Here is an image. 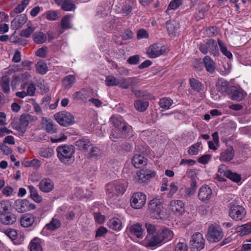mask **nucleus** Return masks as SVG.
Here are the masks:
<instances>
[{"label": "nucleus", "mask_w": 251, "mask_h": 251, "mask_svg": "<svg viewBox=\"0 0 251 251\" xmlns=\"http://www.w3.org/2000/svg\"><path fill=\"white\" fill-rule=\"evenodd\" d=\"M57 156L63 163L70 164L75 160V147L72 145L59 146L56 148Z\"/></svg>", "instance_id": "f257e3e1"}, {"label": "nucleus", "mask_w": 251, "mask_h": 251, "mask_svg": "<svg viewBox=\"0 0 251 251\" xmlns=\"http://www.w3.org/2000/svg\"><path fill=\"white\" fill-rule=\"evenodd\" d=\"M163 200L161 198H154L151 200L149 204V208L153 217L156 219L164 218L162 211Z\"/></svg>", "instance_id": "f03ea898"}, {"label": "nucleus", "mask_w": 251, "mask_h": 251, "mask_svg": "<svg viewBox=\"0 0 251 251\" xmlns=\"http://www.w3.org/2000/svg\"><path fill=\"white\" fill-rule=\"evenodd\" d=\"M229 206V215L233 220L236 221H241L244 219L246 215V210L241 205L236 202H231Z\"/></svg>", "instance_id": "7ed1b4c3"}, {"label": "nucleus", "mask_w": 251, "mask_h": 251, "mask_svg": "<svg viewBox=\"0 0 251 251\" xmlns=\"http://www.w3.org/2000/svg\"><path fill=\"white\" fill-rule=\"evenodd\" d=\"M109 122L123 134L129 132L132 128L120 115H113L110 118Z\"/></svg>", "instance_id": "20e7f679"}, {"label": "nucleus", "mask_w": 251, "mask_h": 251, "mask_svg": "<svg viewBox=\"0 0 251 251\" xmlns=\"http://www.w3.org/2000/svg\"><path fill=\"white\" fill-rule=\"evenodd\" d=\"M109 122L123 134L129 132L132 128L120 115H113L110 118Z\"/></svg>", "instance_id": "39448f33"}, {"label": "nucleus", "mask_w": 251, "mask_h": 251, "mask_svg": "<svg viewBox=\"0 0 251 251\" xmlns=\"http://www.w3.org/2000/svg\"><path fill=\"white\" fill-rule=\"evenodd\" d=\"M224 234L221 227L217 224L211 225L208 228L207 239L211 243H216L221 240Z\"/></svg>", "instance_id": "423d86ee"}, {"label": "nucleus", "mask_w": 251, "mask_h": 251, "mask_svg": "<svg viewBox=\"0 0 251 251\" xmlns=\"http://www.w3.org/2000/svg\"><path fill=\"white\" fill-rule=\"evenodd\" d=\"M54 118L61 126H67L75 123L74 116L69 112L64 111L55 114Z\"/></svg>", "instance_id": "0eeeda50"}, {"label": "nucleus", "mask_w": 251, "mask_h": 251, "mask_svg": "<svg viewBox=\"0 0 251 251\" xmlns=\"http://www.w3.org/2000/svg\"><path fill=\"white\" fill-rule=\"evenodd\" d=\"M142 242L143 245L148 248L160 246L163 243L159 231L154 235L148 234Z\"/></svg>", "instance_id": "6e6552de"}, {"label": "nucleus", "mask_w": 251, "mask_h": 251, "mask_svg": "<svg viewBox=\"0 0 251 251\" xmlns=\"http://www.w3.org/2000/svg\"><path fill=\"white\" fill-rule=\"evenodd\" d=\"M146 195L142 192L134 193L130 199V204L135 209H140L146 203Z\"/></svg>", "instance_id": "1a4fd4ad"}, {"label": "nucleus", "mask_w": 251, "mask_h": 251, "mask_svg": "<svg viewBox=\"0 0 251 251\" xmlns=\"http://www.w3.org/2000/svg\"><path fill=\"white\" fill-rule=\"evenodd\" d=\"M166 50L167 48L164 46L154 44L148 48L147 52L150 57L155 58L165 53Z\"/></svg>", "instance_id": "9d476101"}, {"label": "nucleus", "mask_w": 251, "mask_h": 251, "mask_svg": "<svg viewBox=\"0 0 251 251\" xmlns=\"http://www.w3.org/2000/svg\"><path fill=\"white\" fill-rule=\"evenodd\" d=\"M15 209L18 212L23 213L36 208L35 204L30 203L26 199L17 200L15 201Z\"/></svg>", "instance_id": "9b49d317"}, {"label": "nucleus", "mask_w": 251, "mask_h": 251, "mask_svg": "<svg viewBox=\"0 0 251 251\" xmlns=\"http://www.w3.org/2000/svg\"><path fill=\"white\" fill-rule=\"evenodd\" d=\"M155 176L154 171L149 170H141L136 173L134 178L136 182L141 183L146 182Z\"/></svg>", "instance_id": "f8f14e48"}, {"label": "nucleus", "mask_w": 251, "mask_h": 251, "mask_svg": "<svg viewBox=\"0 0 251 251\" xmlns=\"http://www.w3.org/2000/svg\"><path fill=\"white\" fill-rule=\"evenodd\" d=\"M190 243L193 248L201 250L204 247L205 240L201 233L197 232L192 235Z\"/></svg>", "instance_id": "ddd939ff"}, {"label": "nucleus", "mask_w": 251, "mask_h": 251, "mask_svg": "<svg viewBox=\"0 0 251 251\" xmlns=\"http://www.w3.org/2000/svg\"><path fill=\"white\" fill-rule=\"evenodd\" d=\"M120 87L126 89L130 87L136 86L139 83V79L136 77L125 78L120 77L119 80Z\"/></svg>", "instance_id": "4468645a"}, {"label": "nucleus", "mask_w": 251, "mask_h": 251, "mask_svg": "<svg viewBox=\"0 0 251 251\" xmlns=\"http://www.w3.org/2000/svg\"><path fill=\"white\" fill-rule=\"evenodd\" d=\"M235 151L233 147L231 146H227L222 149L220 156V160L224 162L231 161L234 157Z\"/></svg>", "instance_id": "2eb2a0df"}, {"label": "nucleus", "mask_w": 251, "mask_h": 251, "mask_svg": "<svg viewBox=\"0 0 251 251\" xmlns=\"http://www.w3.org/2000/svg\"><path fill=\"white\" fill-rule=\"evenodd\" d=\"M229 91L231 99L236 101L242 100L246 94L243 89L234 86L229 87Z\"/></svg>", "instance_id": "dca6fc26"}, {"label": "nucleus", "mask_w": 251, "mask_h": 251, "mask_svg": "<svg viewBox=\"0 0 251 251\" xmlns=\"http://www.w3.org/2000/svg\"><path fill=\"white\" fill-rule=\"evenodd\" d=\"M212 191L207 185L202 186L200 188L198 193V198L202 201L207 202L211 198Z\"/></svg>", "instance_id": "f3484780"}, {"label": "nucleus", "mask_w": 251, "mask_h": 251, "mask_svg": "<svg viewBox=\"0 0 251 251\" xmlns=\"http://www.w3.org/2000/svg\"><path fill=\"white\" fill-rule=\"evenodd\" d=\"M39 189L44 193H50L54 188V183L50 178H43L38 184Z\"/></svg>", "instance_id": "a211bd4d"}, {"label": "nucleus", "mask_w": 251, "mask_h": 251, "mask_svg": "<svg viewBox=\"0 0 251 251\" xmlns=\"http://www.w3.org/2000/svg\"><path fill=\"white\" fill-rule=\"evenodd\" d=\"M55 3L61 9L65 11H74L76 8V5L71 0H54Z\"/></svg>", "instance_id": "6ab92c4d"}, {"label": "nucleus", "mask_w": 251, "mask_h": 251, "mask_svg": "<svg viewBox=\"0 0 251 251\" xmlns=\"http://www.w3.org/2000/svg\"><path fill=\"white\" fill-rule=\"evenodd\" d=\"M27 18L25 14H20L15 18L11 22V26L13 29L20 28L26 22Z\"/></svg>", "instance_id": "aec40b11"}, {"label": "nucleus", "mask_w": 251, "mask_h": 251, "mask_svg": "<svg viewBox=\"0 0 251 251\" xmlns=\"http://www.w3.org/2000/svg\"><path fill=\"white\" fill-rule=\"evenodd\" d=\"M127 229L131 234L136 236L138 238L143 237L144 229L141 224L137 223L129 225L128 226Z\"/></svg>", "instance_id": "412c9836"}, {"label": "nucleus", "mask_w": 251, "mask_h": 251, "mask_svg": "<svg viewBox=\"0 0 251 251\" xmlns=\"http://www.w3.org/2000/svg\"><path fill=\"white\" fill-rule=\"evenodd\" d=\"M169 206L172 211L179 214L182 213L184 211V204L180 200H174L171 201Z\"/></svg>", "instance_id": "4be33fe9"}, {"label": "nucleus", "mask_w": 251, "mask_h": 251, "mask_svg": "<svg viewBox=\"0 0 251 251\" xmlns=\"http://www.w3.org/2000/svg\"><path fill=\"white\" fill-rule=\"evenodd\" d=\"M109 187L110 190L111 191H112V189H115V193L120 196L123 195L125 192L127 188V184L126 183L115 181L110 183Z\"/></svg>", "instance_id": "5701e85b"}, {"label": "nucleus", "mask_w": 251, "mask_h": 251, "mask_svg": "<svg viewBox=\"0 0 251 251\" xmlns=\"http://www.w3.org/2000/svg\"><path fill=\"white\" fill-rule=\"evenodd\" d=\"M132 163L135 167L140 168L147 165V159L143 155L136 154L133 157Z\"/></svg>", "instance_id": "b1692460"}, {"label": "nucleus", "mask_w": 251, "mask_h": 251, "mask_svg": "<svg viewBox=\"0 0 251 251\" xmlns=\"http://www.w3.org/2000/svg\"><path fill=\"white\" fill-rule=\"evenodd\" d=\"M43 127L49 133L53 134L57 132L56 126L50 120L43 119Z\"/></svg>", "instance_id": "393cba45"}, {"label": "nucleus", "mask_w": 251, "mask_h": 251, "mask_svg": "<svg viewBox=\"0 0 251 251\" xmlns=\"http://www.w3.org/2000/svg\"><path fill=\"white\" fill-rule=\"evenodd\" d=\"M75 146L79 150L86 152L88 151V149L92 146V144L89 139L82 138L75 142Z\"/></svg>", "instance_id": "a878e982"}, {"label": "nucleus", "mask_w": 251, "mask_h": 251, "mask_svg": "<svg viewBox=\"0 0 251 251\" xmlns=\"http://www.w3.org/2000/svg\"><path fill=\"white\" fill-rule=\"evenodd\" d=\"M1 222L5 225L13 224L16 221V216L11 213L2 214L0 216Z\"/></svg>", "instance_id": "bb28decb"}, {"label": "nucleus", "mask_w": 251, "mask_h": 251, "mask_svg": "<svg viewBox=\"0 0 251 251\" xmlns=\"http://www.w3.org/2000/svg\"><path fill=\"white\" fill-rule=\"evenodd\" d=\"M34 222V217L30 214H25L21 218L20 223L22 226L27 227L32 225Z\"/></svg>", "instance_id": "cd10ccee"}, {"label": "nucleus", "mask_w": 251, "mask_h": 251, "mask_svg": "<svg viewBox=\"0 0 251 251\" xmlns=\"http://www.w3.org/2000/svg\"><path fill=\"white\" fill-rule=\"evenodd\" d=\"M216 88L221 93H226L229 90L228 82L223 78H219L216 83Z\"/></svg>", "instance_id": "c85d7f7f"}, {"label": "nucleus", "mask_w": 251, "mask_h": 251, "mask_svg": "<svg viewBox=\"0 0 251 251\" xmlns=\"http://www.w3.org/2000/svg\"><path fill=\"white\" fill-rule=\"evenodd\" d=\"M76 82V78L74 75H68L62 79V86L65 89H69Z\"/></svg>", "instance_id": "c756f323"}, {"label": "nucleus", "mask_w": 251, "mask_h": 251, "mask_svg": "<svg viewBox=\"0 0 251 251\" xmlns=\"http://www.w3.org/2000/svg\"><path fill=\"white\" fill-rule=\"evenodd\" d=\"M203 62L207 72L213 74L215 70V64L213 60L209 56H206L203 58Z\"/></svg>", "instance_id": "7c9ffc66"}, {"label": "nucleus", "mask_w": 251, "mask_h": 251, "mask_svg": "<svg viewBox=\"0 0 251 251\" xmlns=\"http://www.w3.org/2000/svg\"><path fill=\"white\" fill-rule=\"evenodd\" d=\"M10 78L7 75L2 76L0 80V86L4 93L8 94L10 93Z\"/></svg>", "instance_id": "2f4dec72"}, {"label": "nucleus", "mask_w": 251, "mask_h": 251, "mask_svg": "<svg viewBox=\"0 0 251 251\" xmlns=\"http://www.w3.org/2000/svg\"><path fill=\"white\" fill-rule=\"evenodd\" d=\"M107 224L110 228L115 231H119L122 227V222L119 219L116 218L110 219Z\"/></svg>", "instance_id": "473e14b6"}, {"label": "nucleus", "mask_w": 251, "mask_h": 251, "mask_svg": "<svg viewBox=\"0 0 251 251\" xmlns=\"http://www.w3.org/2000/svg\"><path fill=\"white\" fill-rule=\"evenodd\" d=\"M189 84L191 88L197 92H200L204 89L203 84L194 78L189 79Z\"/></svg>", "instance_id": "72a5a7b5"}, {"label": "nucleus", "mask_w": 251, "mask_h": 251, "mask_svg": "<svg viewBox=\"0 0 251 251\" xmlns=\"http://www.w3.org/2000/svg\"><path fill=\"white\" fill-rule=\"evenodd\" d=\"M208 52L214 56L219 54V49L217 43L213 40H209L206 42Z\"/></svg>", "instance_id": "f704fd0d"}, {"label": "nucleus", "mask_w": 251, "mask_h": 251, "mask_svg": "<svg viewBox=\"0 0 251 251\" xmlns=\"http://www.w3.org/2000/svg\"><path fill=\"white\" fill-rule=\"evenodd\" d=\"M162 241H169L172 240L174 236L173 232L170 229L165 227L162 229L161 232H159Z\"/></svg>", "instance_id": "c9c22d12"}, {"label": "nucleus", "mask_w": 251, "mask_h": 251, "mask_svg": "<svg viewBox=\"0 0 251 251\" xmlns=\"http://www.w3.org/2000/svg\"><path fill=\"white\" fill-rule=\"evenodd\" d=\"M60 226L61 223L60 221L58 219L53 217L50 223L46 225L44 228L47 230L51 231L58 228Z\"/></svg>", "instance_id": "e433bc0d"}, {"label": "nucleus", "mask_w": 251, "mask_h": 251, "mask_svg": "<svg viewBox=\"0 0 251 251\" xmlns=\"http://www.w3.org/2000/svg\"><path fill=\"white\" fill-rule=\"evenodd\" d=\"M33 41L38 44L45 43L47 39L46 35L43 32H35L32 35Z\"/></svg>", "instance_id": "4c0bfd02"}, {"label": "nucleus", "mask_w": 251, "mask_h": 251, "mask_svg": "<svg viewBox=\"0 0 251 251\" xmlns=\"http://www.w3.org/2000/svg\"><path fill=\"white\" fill-rule=\"evenodd\" d=\"M30 251H43L41 246V241L39 238L33 239L29 244Z\"/></svg>", "instance_id": "58836bf2"}, {"label": "nucleus", "mask_w": 251, "mask_h": 251, "mask_svg": "<svg viewBox=\"0 0 251 251\" xmlns=\"http://www.w3.org/2000/svg\"><path fill=\"white\" fill-rule=\"evenodd\" d=\"M28 188L31 199L36 202H41L42 201V197L39 195L37 190L33 185H29Z\"/></svg>", "instance_id": "ea45409f"}, {"label": "nucleus", "mask_w": 251, "mask_h": 251, "mask_svg": "<svg viewBox=\"0 0 251 251\" xmlns=\"http://www.w3.org/2000/svg\"><path fill=\"white\" fill-rule=\"evenodd\" d=\"M73 17V15H66L64 16L61 21V27L63 29H68L72 28V26L71 23V19Z\"/></svg>", "instance_id": "a19ab883"}, {"label": "nucleus", "mask_w": 251, "mask_h": 251, "mask_svg": "<svg viewBox=\"0 0 251 251\" xmlns=\"http://www.w3.org/2000/svg\"><path fill=\"white\" fill-rule=\"evenodd\" d=\"M134 106L138 111L143 112L149 106V102L147 100H137L134 102Z\"/></svg>", "instance_id": "79ce46f5"}, {"label": "nucleus", "mask_w": 251, "mask_h": 251, "mask_svg": "<svg viewBox=\"0 0 251 251\" xmlns=\"http://www.w3.org/2000/svg\"><path fill=\"white\" fill-rule=\"evenodd\" d=\"M158 103L160 108L167 110L173 104V100L169 98H163L160 100Z\"/></svg>", "instance_id": "37998d69"}, {"label": "nucleus", "mask_w": 251, "mask_h": 251, "mask_svg": "<svg viewBox=\"0 0 251 251\" xmlns=\"http://www.w3.org/2000/svg\"><path fill=\"white\" fill-rule=\"evenodd\" d=\"M236 230L241 236L251 233V228L249 227L247 224L237 226Z\"/></svg>", "instance_id": "c03bdc74"}, {"label": "nucleus", "mask_w": 251, "mask_h": 251, "mask_svg": "<svg viewBox=\"0 0 251 251\" xmlns=\"http://www.w3.org/2000/svg\"><path fill=\"white\" fill-rule=\"evenodd\" d=\"M53 154V151L49 147L41 148L39 151V154L44 158L51 157Z\"/></svg>", "instance_id": "a18cd8bd"}, {"label": "nucleus", "mask_w": 251, "mask_h": 251, "mask_svg": "<svg viewBox=\"0 0 251 251\" xmlns=\"http://www.w3.org/2000/svg\"><path fill=\"white\" fill-rule=\"evenodd\" d=\"M27 28L23 29L21 32V35L25 38H28L35 30V27L31 24L28 23Z\"/></svg>", "instance_id": "49530a36"}, {"label": "nucleus", "mask_w": 251, "mask_h": 251, "mask_svg": "<svg viewBox=\"0 0 251 251\" xmlns=\"http://www.w3.org/2000/svg\"><path fill=\"white\" fill-rule=\"evenodd\" d=\"M119 78H117L113 75L106 76L105 80V85L108 87L117 86L119 84Z\"/></svg>", "instance_id": "de8ad7c7"}, {"label": "nucleus", "mask_w": 251, "mask_h": 251, "mask_svg": "<svg viewBox=\"0 0 251 251\" xmlns=\"http://www.w3.org/2000/svg\"><path fill=\"white\" fill-rule=\"evenodd\" d=\"M36 71L38 73L44 75L48 72V67L46 63L43 61H40L38 62L36 65Z\"/></svg>", "instance_id": "09e8293b"}, {"label": "nucleus", "mask_w": 251, "mask_h": 251, "mask_svg": "<svg viewBox=\"0 0 251 251\" xmlns=\"http://www.w3.org/2000/svg\"><path fill=\"white\" fill-rule=\"evenodd\" d=\"M225 176L236 183L240 182L241 180V177L240 175L236 173H233L230 170L226 172Z\"/></svg>", "instance_id": "8fccbe9b"}, {"label": "nucleus", "mask_w": 251, "mask_h": 251, "mask_svg": "<svg viewBox=\"0 0 251 251\" xmlns=\"http://www.w3.org/2000/svg\"><path fill=\"white\" fill-rule=\"evenodd\" d=\"M45 17L47 19L50 21H55L60 17V14L56 11L49 10L45 13Z\"/></svg>", "instance_id": "3c124183"}, {"label": "nucleus", "mask_w": 251, "mask_h": 251, "mask_svg": "<svg viewBox=\"0 0 251 251\" xmlns=\"http://www.w3.org/2000/svg\"><path fill=\"white\" fill-rule=\"evenodd\" d=\"M197 188L196 180L195 178H192L190 187L187 188L185 190L186 195L189 196H191L193 195L196 192Z\"/></svg>", "instance_id": "603ef678"}, {"label": "nucleus", "mask_w": 251, "mask_h": 251, "mask_svg": "<svg viewBox=\"0 0 251 251\" xmlns=\"http://www.w3.org/2000/svg\"><path fill=\"white\" fill-rule=\"evenodd\" d=\"M218 44L221 52L228 58L231 59L232 57V53L227 50L225 44L221 40H218Z\"/></svg>", "instance_id": "864d4df0"}, {"label": "nucleus", "mask_w": 251, "mask_h": 251, "mask_svg": "<svg viewBox=\"0 0 251 251\" xmlns=\"http://www.w3.org/2000/svg\"><path fill=\"white\" fill-rule=\"evenodd\" d=\"M90 147V151L88 152L89 158L98 157L101 156V152L99 148L92 145Z\"/></svg>", "instance_id": "5fc2aeb1"}, {"label": "nucleus", "mask_w": 251, "mask_h": 251, "mask_svg": "<svg viewBox=\"0 0 251 251\" xmlns=\"http://www.w3.org/2000/svg\"><path fill=\"white\" fill-rule=\"evenodd\" d=\"M201 145V142H197L190 146L188 151V153L192 155H197L199 153Z\"/></svg>", "instance_id": "6e6d98bb"}, {"label": "nucleus", "mask_w": 251, "mask_h": 251, "mask_svg": "<svg viewBox=\"0 0 251 251\" xmlns=\"http://www.w3.org/2000/svg\"><path fill=\"white\" fill-rule=\"evenodd\" d=\"M23 77V75H13L11 82V86L13 90H14L16 87L19 85L21 81V79Z\"/></svg>", "instance_id": "4d7b16f0"}, {"label": "nucleus", "mask_w": 251, "mask_h": 251, "mask_svg": "<svg viewBox=\"0 0 251 251\" xmlns=\"http://www.w3.org/2000/svg\"><path fill=\"white\" fill-rule=\"evenodd\" d=\"M29 0H23L14 10L13 12L20 13L24 11L25 8L28 5Z\"/></svg>", "instance_id": "13d9d810"}, {"label": "nucleus", "mask_w": 251, "mask_h": 251, "mask_svg": "<svg viewBox=\"0 0 251 251\" xmlns=\"http://www.w3.org/2000/svg\"><path fill=\"white\" fill-rule=\"evenodd\" d=\"M182 3V0H172L169 3L166 11L169 10H175Z\"/></svg>", "instance_id": "bf43d9fd"}, {"label": "nucleus", "mask_w": 251, "mask_h": 251, "mask_svg": "<svg viewBox=\"0 0 251 251\" xmlns=\"http://www.w3.org/2000/svg\"><path fill=\"white\" fill-rule=\"evenodd\" d=\"M178 189V186L176 183H171L170 185V191L167 195L168 197L171 198L177 192Z\"/></svg>", "instance_id": "052dcab7"}, {"label": "nucleus", "mask_w": 251, "mask_h": 251, "mask_svg": "<svg viewBox=\"0 0 251 251\" xmlns=\"http://www.w3.org/2000/svg\"><path fill=\"white\" fill-rule=\"evenodd\" d=\"M139 55H134L129 57L127 60V62L131 65H135L139 63Z\"/></svg>", "instance_id": "680f3d73"}, {"label": "nucleus", "mask_w": 251, "mask_h": 251, "mask_svg": "<svg viewBox=\"0 0 251 251\" xmlns=\"http://www.w3.org/2000/svg\"><path fill=\"white\" fill-rule=\"evenodd\" d=\"M0 149L3 153L8 155L12 152V149L3 143H0Z\"/></svg>", "instance_id": "e2e57ef3"}, {"label": "nucleus", "mask_w": 251, "mask_h": 251, "mask_svg": "<svg viewBox=\"0 0 251 251\" xmlns=\"http://www.w3.org/2000/svg\"><path fill=\"white\" fill-rule=\"evenodd\" d=\"M137 37L138 39L148 38L149 37V34L146 30L141 29L137 31Z\"/></svg>", "instance_id": "0e129e2a"}, {"label": "nucleus", "mask_w": 251, "mask_h": 251, "mask_svg": "<svg viewBox=\"0 0 251 251\" xmlns=\"http://www.w3.org/2000/svg\"><path fill=\"white\" fill-rule=\"evenodd\" d=\"M211 155L209 154H205L202 155V156L200 157L198 159L199 162L203 164H205L207 163L211 159Z\"/></svg>", "instance_id": "69168bd1"}, {"label": "nucleus", "mask_w": 251, "mask_h": 251, "mask_svg": "<svg viewBox=\"0 0 251 251\" xmlns=\"http://www.w3.org/2000/svg\"><path fill=\"white\" fill-rule=\"evenodd\" d=\"M146 227L147 230L148 234L154 235V233L156 232V228L155 226L151 224H146Z\"/></svg>", "instance_id": "338daca9"}, {"label": "nucleus", "mask_w": 251, "mask_h": 251, "mask_svg": "<svg viewBox=\"0 0 251 251\" xmlns=\"http://www.w3.org/2000/svg\"><path fill=\"white\" fill-rule=\"evenodd\" d=\"M187 245L183 243H177L175 248V251H187Z\"/></svg>", "instance_id": "774afa93"}]
</instances>
